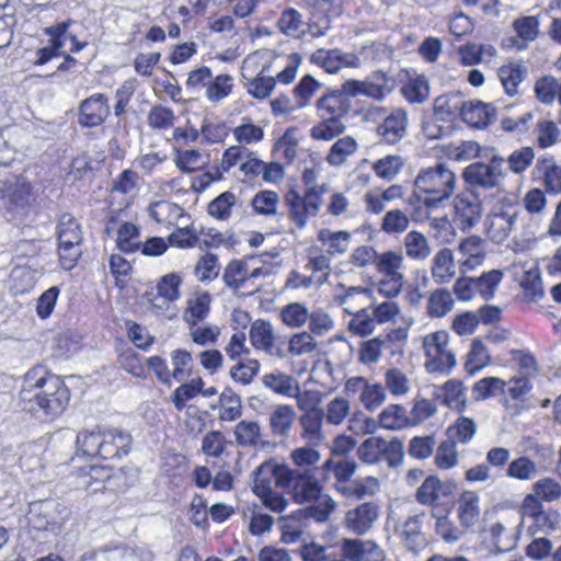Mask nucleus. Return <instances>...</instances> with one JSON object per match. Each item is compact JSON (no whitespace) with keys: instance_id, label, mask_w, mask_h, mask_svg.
Instances as JSON below:
<instances>
[{"instance_id":"obj_1","label":"nucleus","mask_w":561,"mask_h":561,"mask_svg":"<svg viewBox=\"0 0 561 561\" xmlns=\"http://www.w3.org/2000/svg\"><path fill=\"white\" fill-rule=\"evenodd\" d=\"M69 400L65 382L44 367L32 368L24 375L19 393V405L23 410L54 420L66 410Z\"/></svg>"},{"instance_id":"obj_2","label":"nucleus","mask_w":561,"mask_h":561,"mask_svg":"<svg viewBox=\"0 0 561 561\" xmlns=\"http://www.w3.org/2000/svg\"><path fill=\"white\" fill-rule=\"evenodd\" d=\"M289 472L291 474L286 483V489H289L293 501L300 505L316 502L306 508V516L318 523L327 522L336 508L335 500L331 495L322 493L323 486L312 470L289 468Z\"/></svg>"},{"instance_id":"obj_3","label":"nucleus","mask_w":561,"mask_h":561,"mask_svg":"<svg viewBox=\"0 0 561 561\" xmlns=\"http://www.w3.org/2000/svg\"><path fill=\"white\" fill-rule=\"evenodd\" d=\"M536 227L537 225L512 203L495 206L485 220V231L495 243L503 242L512 231H517L519 228L524 230L523 237L531 239L535 237Z\"/></svg>"},{"instance_id":"obj_4","label":"nucleus","mask_w":561,"mask_h":561,"mask_svg":"<svg viewBox=\"0 0 561 561\" xmlns=\"http://www.w3.org/2000/svg\"><path fill=\"white\" fill-rule=\"evenodd\" d=\"M421 346L425 356L424 368L428 374H449L456 366L447 331L438 330L422 336Z\"/></svg>"},{"instance_id":"obj_5","label":"nucleus","mask_w":561,"mask_h":561,"mask_svg":"<svg viewBox=\"0 0 561 561\" xmlns=\"http://www.w3.org/2000/svg\"><path fill=\"white\" fill-rule=\"evenodd\" d=\"M234 167L244 175H279L284 172L280 163H265L255 152L238 145L229 147L221 159L222 171L231 172Z\"/></svg>"},{"instance_id":"obj_6","label":"nucleus","mask_w":561,"mask_h":561,"mask_svg":"<svg viewBox=\"0 0 561 561\" xmlns=\"http://www.w3.org/2000/svg\"><path fill=\"white\" fill-rule=\"evenodd\" d=\"M370 119H380L377 126V135L387 144H396L405 137L409 116L408 112L401 107H394L388 111L385 107L376 106L367 112Z\"/></svg>"},{"instance_id":"obj_7","label":"nucleus","mask_w":561,"mask_h":561,"mask_svg":"<svg viewBox=\"0 0 561 561\" xmlns=\"http://www.w3.org/2000/svg\"><path fill=\"white\" fill-rule=\"evenodd\" d=\"M535 154L530 147H524L515 150L507 160L494 156L489 164L476 163L469 165L462 175H502L506 170L503 168L507 164V170L513 173L524 172L534 161Z\"/></svg>"},{"instance_id":"obj_8","label":"nucleus","mask_w":561,"mask_h":561,"mask_svg":"<svg viewBox=\"0 0 561 561\" xmlns=\"http://www.w3.org/2000/svg\"><path fill=\"white\" fill-rule=\"evenodd\" d=\"M289 467L279 463L275 459H268L256 467L251 473L252 491L254 494L272 490V483L280 489H286L288 478H290Z\"/></svg>"},{"instance_id":"obj_9","label":"nucleus","mask_w":561,"mask_h":561,"mask_svg":"<svg viewBox=\"0 0 561 561\" xmlns=\"http://www.w3.org/2000/svg\"><path fill=\"white\" fill-rule=\"evenodd\" d=\"M260 54L249 55L242 62V78L247 80L248 93L254 99L267 98L275 88V79L264 76V67L257 72Z\"/></svg>"},{"instance_id":"obj_10","label":"nucleus","mask_w":561,"mask_h":561,"mask_svg":"<svg viewBox=\"0 0 561 561\" xmlns=\"http://www.w3.org/2000/svg\"><path fill=\"white\" fill-rule=\"evenodd\" d=\"M380 516V506L373 502H364L345 512L343 525L352 534L364 536L374 527Z\"/></svg>"},{"instance_id":"obj_11","label":"nucleus","mask_w":561,"mask_h":561,"mask_svg":"<svg viewBox=\"0 0 561 561\" xmlns=\"http://www.w3.org/2000/svg\"><path fill=\"white\" fill-rule=\"evenodd\" d=\"M249 339L255 350L279 359L286 358L285 350L276 345V333L271 321L257 319L252 322Z\"/></svg>"},{"instance_id":"obj_12","label":"nucleus","mask_w":561,"mask_h":561,"mask_svg":"<svg viewBox=\"0 0 561 561\" xmlns=\"http://www.w3.org/2000/svg\"><path fill=\"white\" fill-rule=\"evenodd\" d=\"M310 61L321 67L328 73H337L343 68H358L362 62L358 56L352 53H343L340 49H317Z\"/></svg>"},{"instance_id":"obj_13","label":"nucleus","mask_w":561,"mask_h":561,"mask_svg":"<svg viewBox=\"0 0 561 561\" xmlns=\"http://www.w3.org/2000/svg\"><path fill=\"white\" fill-rule=\"evenodd\" d=\"M342 557L348 561H385L386 551L374 540L346 538L341 545Z\"/></svg>"},{"instance_id":"obj_14","label":"nucleus","mask_w":561,"mask_h":561,"mask_svg":"<svg viewBox=\"0 0 561 561\" xmlns=\"http://www.w3.org/2000/svg\"><path fill=\"white\" fill-rule=\"evenodd\" d=\"M110 114L108 99L96 93L83 100L79 107V123L87 127L101 125Z\"/></svg>"},{"instance_id":"obj_15","label":"nucleus","mask_w":561,"mask_h":561,"mask_svg":"<svg viewBox=\"0 0 561 561\" xmlns=\"http://www.w3.org/2000/svg\"><path fill=\"white\" fill-rule=\"evenodd\" d=\"M433 398L440 404L462 413L467 408L466 387L456 379H450L442 386H435Z\"/></svg>"},{"instance_id":"obj_16","label":"nucleus","mask_w":561,"mask_h":561,"mask_svg":"<svg viewBox=\"0 0 561 561\" xmlns=\"http://www.w3.org/2000/svg\"><path fill=\"white\" fill-rule=\"evenodd\" d=\"M131 436L119 428H102L101 458L114 459L126 456L130 449Z\"/></svg>"},{"instance_id":"obj_17","label":"nucleus","mask_w":561,"mask_h":561,"mask_svg":"<svg viewBox=\"0 0 561 561\" xmlns=\"http://www.w3.org/2000/svg\"><path fill=\"white\" fill-rule=\"evenodd\" d=\"M454 222L462 231L474 227L482 217V206L477 197L457 196L454 201Z\"/></svg>"},{"instance_id":"obj_18","label":"nucleus","mask_w":561,"mask_h":561,"mask_svg":"<svg viewBox=\"0 0 561 561\" xmlns=\"http://www.w3.org/2000/svg\"><path fill=\"white\" fill-rule=\"evenodd\" d=\"M370 289L363 286L345 287L339 284L334 289L333 301L343 308L345 312L352 314L370 299Z\"/></svg>"},{"instance_id":"obj_19","label":"nucleus","mask_w":561,"mask_h":561,"mask_svg":"<svg viewBox=\"0 0 561 561\" xmlns=\"http://www.w3.org/2000/svg\"><path fill=\"white\" fill-rule=\"evenodd\" d=\"M451 494V486L436 476L426 477L415 492L416 501L435 510L444 497Z\"/></svg>"},{"instance_id":"obj_20","label":"nucleus","mask_w":561,"mask_h":561,"mask_svg":"<svg viewBox=\"0 0 561 561\" xmlns=\"http://www.w3.org/2000/svg\"><path fill=\"white\" fill-rule=\"evenodd\" d=\"M324 412L300 414L298 423L300 426V437L310 446H321L327 440L323 431Z\"/></svg>"},{"instance_id":"obj_21","label":"nucleus","mask_w":561,"mask_h":561,"mask_svg":"<svg viewBox=\"0 0 561 561\" xmlns=\"http://www.w3.org/2000/svg\"><path fill=\"white\" fill-rule=\"evenodd\" d=\"M149 215L158 224L167 227H176L191 219V216L181 206L168 201L151 204Z\"/></svg>"},{"instance_id":"obj_22","label":"nucleus","mask_w":561,"mask_h":561,"mask_svg":"<svg viewBox=\"0 0 561 561\" xmlns=\"http://www.w3.org/2000/svg\"><path fill=\"white\" fill-rule=\"evenodd\" d=\"M211 296L208 291L196 290L186 300L183 320L188 325L204 321L210 312Z\"/></svg>"},{"instance_id":"obj_23","label":"nucleus","mask_w":561,"mask_h":561,"mask_svg":"<svg viewBox=\"0 0 561 561\" xmlns=\"http://www.w3.org/2000/svg\"><path fill=\"white\" fill-rule=\"evenodd\" d=\"M69 24V22H60L45 30V33L50 36V45L36 50L34 65L43 66L59 56L60 49L64 47V37H66V30H68Z\"/></svg>"},{"instance_id":"obj_24","label":"nucleus","mask_w":561,"mask_h":561,"mask_svg":"<svg viewBox=\"0 0 561 561\" xmlns=\"http://www.w3.org/2000/svg\"><path fill=\"white\" fill-rule=\"evenodd\" d=\"M495 110L481 101L462 102L460 116L465 123L476 128L486 127L494 118Z\"/></svg>"},{"instance_id":"obj_25","label":"nucleus","mask_w":561,"mask_h":561,"mask_svg":"<svg viewBox=\"0 0 561 561\" xmlns=\"http://www.w3.org/2000/svg\"><path fill=\"white\" fill-rule=\"evenodd\" d=\"M424 516V513L409 516L399 529L400 539L409 551H419L426 543L421 530Z\"/></svg>"},{"instance_id":"obj_26","label":"nucleus","mask_w":561,"mask_h":561,"mask_svg":"<svg viewBox=\"0 0 561 561\" xmlns=\"http://www.w3.org/2000/svg\"><path fill=\"white\" fill-rule=\"evenodd\" d=\"M457 517L460 525L468 529L473 527L480 517V496L474 491H463L457 504Z\"/></svg>"},{"instance_id":"obj_27","label":"nucleus","mask_w":561,"mask_h":561,"mask_svg":"<svg viewBox=\"0 0 561 561\" xmlns=\"http://www.w3.org/2000/svg\"><path fill=\"white\" fill-rule=\"evenodd\" d=\"M318 114L321 117H340L346 114L350 108V100L346 98L342 89L332 90L323 94L316 104Z\"/></svg>"},{"instance_id":"obj_28","label":"nucleus","mask_w":561,"mask_h":561,"mask_svg":"<svg viewBox=\"0 0 561 561\" xmlns=\"http://www.w3.org/2000/svg\"><path fill=\"white\" fill-rule=\"evenodd\" d=\"M233 437L242 448H259L264 446L262 427L257 421H239L233 430Z\"/></svg>"},{"instance_id":"obj_29","label":"nucleus","mask_w":561,"mask_h":561,"mask_svg":"<svg viewBox=\"0 0 561 561\" xmlns=\"http://www.w3.org/2000/svg\"><path fill=\"white\" fill-rule=\"evenodd\" d=\"M431 274L439 285L449 283L456 276V265L450 249L444 248L436 252L432 260Z\"/></svg>"},{"instance_id":"obj_30","label":"nucleus","mask_w":561,"mask_h":561,"mask_svg":"<svg viewBox=\"0 0 561 561\" xmlns=\"http://www.w3.org/2000/svg\"><path fill=\"white\" fill-rule=\"evenodd\" d=\"M262 385L275 394L290 398L297 392L299 381L283 371H273L262 376Z\"/></svg>"},{"instance_id":"obj_31","label":"nucleus","mask_w":561,"mask_h":561,"mask_svg":"<svg viewBox=\"0 0 561 561\" xmlns=\"http://www.w3.org/2000/svg\"><path fill=\"white\" fill-rule=\"evenodd\" d=\"M297 413L289 404H278L270 414V427L275 435L288 436L296 421Z\"/></svg>"},{"instance_id":"obj_32","label":"nucleus","mask_w":561,"mask_h":561,"mask_svg":"<svg viewBox=\"0 0 561 561\" xmlns=\"http://www.w3.org/2000/svg\"><path fill=\"white\" fill-rule=\"evenodd\" d=\"M375 268L383 277L404 276V256L391 250L378 253Z\"/></svg>"},{"instance_id":"obj_33","label":"nucleus","mask_w":561,"mask_h":561,"mask_svg":"<svg viewBox=\"0 0 561 561\" xmlns=\"http://www.w3.org/2000/svg\"><path fill=\"white\" fill-rule=\"evenodd\" d=\"M496 48L490 44H467L459 48L460 60L466 66L490 62L496 56Z\"/></svg>"},{"instance_id":"obj_34","label":"nucleus","mask_w":561,"mask_h":561,"mask_svg":"<svg viewBox=\"0 0 561 561\" xmlns=\"http://www.w3.org/2000/svg\"><path fill=\"white\" fill-rule=\"evenodd\" d=\"M232 137L238 146H252L259 144L264 138V129L251 118L243 117L240 124L233 127Z\"/></svg>"},{"instance_id":"obj_35","label":"nucleus","mask_w":561,"mask_h":561,"mask_svg":"<svg viewBox=\"0 0 561 561\" xmlns=\"http://www.w3.org/2000/svg\"><path fill=\"white\" fill-rule=\"evenodd\" d=\"M323 409L325 423L340 426L351 415L352 405L348 399L343 396H335L329 400Z\"/></svg>"},{"instance_id":"obj_36","label":"nucleus","mask_w":561,"mask_h":561,"mask_svg":"<svg viewBox=\"0 0 561 561\" xmlns=\"http://www.w3.org/2000/svg\"><path fill=\"white\" fill-rule=\"evenodd\" d=\"M111 468L105 466L81 468L78 474V484L87 490L96 492L104 488L103 483L111 477Z\"/></svg>"},{"instance_id":"obj_37","label":"nucleus","mask_w":561,"mask_h":561,"mask_svg":"<svg viewBox=\"0 0 561 561\" xmlns=\"http://www.w3.org/2000/svg\"><path fill=\"white\" fill-rule=\"evenodd\" d=\"M318 239L330 255H337L347 251L351 242V233L347 231L321 229L318 233Z\"/></svg>"},{"instance_id":"obj_38","label":"nucleus","mask_w":561,"mask_h":561,"mask_svg":"<svg viewBox=\"0 0 561 561\" xmlns=\"http://www.w3.org/2000/svg\"><path fill=\"white\" fill-rule=\"evenodd\" d=\"M84 561H138L135 552L126 547H102L83 556Z\"/></svg>"},{"instance_id":"obj_39","label":"nucleus","mask_w":561,"mask_h":561,"mask_svg":"<svg viewBox=\"0 0 561 561\" xmlns=\"http://www.w3.org/2000/svg\"><path fill=\"white\" fill-rule=\"evenodd\" d=\"M378 424L385 430H402L410 427L409 416L405 409L400 404H389L378 415Z\"/></svg>"},{"instance_id":"obj_40","label":"nucleus","mask_w":561,"mask_h":561,"mask_svg":"<svg viewBox=\"0 0 561 561\" xmlns=\"http://www.w3.org/2000/svg\"><path fill=\"white\" fill-rule=\"evenodd\" d=\"M318 350V342L308 331L296 332L288 340V347L285 350L286 357H301L311 355Z\"/></svg>"},{"instance_id":"obj_41","label":"nucleus","mask_w":561,"mask_h":561,"mask_svg":"<svg viewBox=\"0 0 561 561\" xmlns=\"http://www.w3.org/2000/svg\"><path fill=\"white\" fill-rule=\"evenodd\" d=\"M405 254L414 261H424L431 255L427 238L419 231H410L403 241Z\"/></svg>"},{"instance_id":"obj_42","label":"nucleus","mask_w":561,"mask_h":561,"mask_svg":"<svg viewBox=\"0 0 561 561\" xmlns=\"http://www.w3.org/2000/svg\"><path fill=\"white\" fill-rule=\"evenodd\" d=\"M525 72V68L516 62H510L499 68V78L508 95L513 96L517 94L518 87L524 80Z\"/></svg>"},{"instance_id":"obj_43","label":"nucleus","mask_w":561,"mask_h":561,"mask_svg":"<svg viewBox=\"0 0 561 561\" xmlns=\"http://www.w3.org/2000/svg\"><path fill=\"white\" fill-rule=\"evenodd\" d=\"M458 250L462 255L468 256L462 265L472 268L474 265L480 264L484 257L485 243L480 237L470 236L459 243Z\"/></svg>"},{"instance_id":"obj_44","label":"nucleus","mask_w":561,"mask_h":561,"mask_svg":"<svg viewBox=\"0 0 561 561\" xmlns=\"http://www.w3.org/2000/svg\"><path fill=\"white\" fill-rule=\"evenodd\" d=\"M393 81L382 71L366 78V98L381 101L393 90Z\"/></svg>"},{"instance_id":"obj_45","label":"nucleus","mask_w":561,"mask_h":561,"mask_svg":"<svg viewBox=\"0 0 561 561\" xmlns=\"http://www.w3.org/2000/svg\"><path fill=\"white\" fill-rule=\"evenodd\" d=\"M247 275V263L232 260L224 270L222 280L228 288L238 291L248 288Z\"/></svg>"},{"instance_id":"obj_46","label":"nucleus","mask_w":561,"mask_h":561,"mask_svg":"<svg viewBox=\"0 0 561 561\" xmlns=\"http://www.w3.org/2000/svg\"><path fill=\"white\" fill-rule=\"evenodd\" d=\"M478 431L477 423L468 416H459L454 424L448 426L447 435L449 440L458 442L460 444L470 443L476 436Z\"/></svg>"},{"instance_id":"obj_47","label":"nucleus","mask_w":561,"mask_h":561,"mask_svg":"<svg viewBox=\"0 0 561 561\" xmlns=\"http://www.w3.org/2000/svg\"><path fill=\"white\" fill-rule=\"evenodd\" d=\"M383 387L392 397H404L411 391V380L400 368H390L385 373Z\"/></svg>"},{"instance_id":"obj_48","label":"nucleus","mask_w":561,"mask_h":561,"mask_svg":"<svg viewBox=\"0 0 561 561\" xmlns=\"http://www.w3.org/2000/svg\"><path fill=\"white\" fill-rule=\"evenodd\" d=\"M309 318V309L301 302H290L280 309V320L290 329L304 327Z\"/></svg>"},{"instance_id":"obj_49","label":"nucleus","mask_w":561,"mask_h":561,"mask_svg":"<svg viewBox=\"0 0 561 561\" xmlns=\"http://www.w3.org/2000/svg\"><path fill=\"white\" fill-rule=\"evenodd\" d=\"M401 93L409 103L420 104L430 96V85L424 76H416L402 85Z\"/></svg>"},{"instance_id":"obj_50","label":"nucleus","mask_w":561,"mask_h":561,"mask_svg":"<svg viewBox=\"0 0 561 561\" xmlns=\"http://www.w3.org/2000/svg\"><path fill=\"white\" fill-rule=\"evenodd\" d=\"M453 307L454 299L447 289H436L428 297L427 313L431 318H443Z\"/></svg>"},{"instance_id":"obj_51","label":"nucleus","mask_w":561,"mask_h":561,"mask_svg":"<svg viewBox=\"0 0 561 561\" xmlns=\"http://www.w3.org/2000/svg\"><path fill=\"white\" fill-rule=\"evenodd\" d=\"M168 241L172 247L188 249L197 245L199 237L190 220L176 226V230L170 233Z\"/></svg>"},{"instance_id":"obj_52","label":"nucleus","mask_w":561,"mask_h":561,"mask_svg":"<svg viewBox=\"0 0 561 561\" xmlns=\"http://www.w3.org/2000/svg\"><path fill=\"white\" fill-rule=\"evenodd\" d=\"M277 26L283 34L290 37L299 38L305 34L302 15L293 8L283 11Z\"/></svg>"},{"instance_id":"obj_53","label":"nucleus","mask_w":561,"mask_h":561,"mask_svg":"<svg viewBox=\"0 0 561 561\" xmlns=\"http://www.w3.org/2000/svg\"><path fill=\"white\" fill-rule=\"evenodd\" d=\"M261 363L255 358L240 360L230 368L229 375L231 379L242 386L250 385L260 373Z\"/></svg>"},{"instance_id":"obj_54","label":"nucleus","mask_w":561,"mask_h":561,"mask_svg":"<svg viewBox=\"0 0 561 561\" xmlns=\"http://www.w3.org/2000/svg\"><path fill=\"white\" fill-rule=\"evenodd\" d=\"M76 443L82 455L101 458L102 428L80 432L77 435Z\"/></svg>"},{"instance_id":"obj_55","label":"nucleus","mask_w":561,"mask_h":561,"mask_svg":"<svg viewBox=\"0 0 561 561\" xmlns=\"http://www.w3.org/2000/svg\"><path fill=\"white\" fill-rule=\"evenodd\" d=\"M506 381L499 377H485L478 380L472 387V396L474 400L482 401L490 397L504 393Z\"/></svg>"},{"instance_id":"obj_56","label":"nucleus","mask_w":561,"mask_h":561,"mask_svg":"<svg viewBox=\"0 0 561 561\" xmlns=\"http://www.w3.org/2000/svg\"><path fill=\"white\" fill-rule=\"evenodd\" d=\"M320 88L321 83L313 76H304L293 91L296 107L305 108L308 106L311 98Z\"/></svg>"},{"instance_id":"obj_57","label":"nucleus","mask_w":561,"mask_h":561,"mask_svg":"<svg viewBox=\"0 0 561 561\" xmlns=\"http://www.w3.org/2000/svg\"><path fill=\"white\" fill-rule=\"evenodd\" d=\"M140 233L138 228L134 224L124 222L117 231V248L122 252L133 253L140 248Z\"/></svg>"},{"instance_id":"obj_58","label":"nucleus","mask_w":561,"mask_h":561,"mask_svg":"<svg viewBox=\"0 0 561 561\" xmlns=\"http://www.w3.org/2000/svg\"><path fill=\"white\" fill-rule=\"evenodd\" d=\"M537 463L526 456H520L508 463L506 477L529 481L537 476Z\"/></svg>"},{"instance_id":"obj_59","label":"nucleus","mask_w":561,"mask_h":561,"mask_svg":"<svg viewBox=\"0 0 561 561\" xmlns=\"http://www.w3.org/2000/svg\"><path fill=\"white\" fill-rule=\"evenodd\" d=\"M286 203L290 207L289 216L298 227H304L309 217L314 216L309 211L301 195L295 188H290L286 194Z\"/></svg>"},{"instance_id":"obj_60","label":"nucleus","mask_w":561,"mask_h":561,"mask_svg":"<svg viewBox=\"0 0 561 561\" xmlns=\"http://www.w3.org/2000/svg\"><path fill=\"white\" fill-rule=\"evenodd\" d=\"M220 265L218 256L213 253H205L197 260L194 274L202 283L211 282L219 275Z\"/></svg>"},{"instance_id":"obj_61","label":"nucleus","mask_w":561,"mask_h":561,"mask_svg":"<svg viewBox=\"0 0 561 561\" xmlns=\"http://www.w3.org/2000/svg\"><path fill=\"white\" fill-rule=\"evenodd\" d=\"M232 88L233 78L230 75L221 73L211 78L205 94L208 101L218 103L231 93Z\"/></svg>"},{"instance_id":"obj_62","label":"nucleus","mask_w":561,"mask_h":561,"mask_svg":"<svg viewBox=\"0 0 561 561\" xmlns=\"http://www.w3.org/2000/svg\"><path fill=\"white\" fill-rule=\"evenodd\" d=\"M491 357L486 346L480 340L471 343L470 351L467 355L466 369L470 375L476 374L490 364Z\"/></svg>"},{"instance_id":"obj_63","label":"nucleus","mask_w":561,"mask_h":561,"mask_svg":"<svg viewBox=\"0 0 561 561\" xmlns=\"http://www.w3.org/2000/svg\"><path fill=\"white\" fill-rule=\"evenodd\" d=\"M382 437L370 436L358 446L357 456L365 463H378L382 460Z\"/></svg>"},{"instance_id":"obj_64","label":"nucleus","mask_w":561,"mask_h":561,"mask_svg":"<svg viewBox=\"0 0 561 561\" xmlns=\"http://www.w3.org/2000/svg\"><path fill=\"white\" fill-rule=\"evenodd\" d=\"M561 526V514L556 510L542 511L538 517L533 520L531 531L542 533L546 535L557 531Z\"/></svg>"}]
</instances>
